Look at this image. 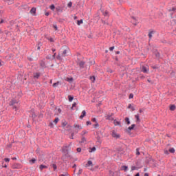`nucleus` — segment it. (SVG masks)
<instances>
[{
    "instance_id": "25",
    "label": "nucleus",
    "mask_w": 176,
    "mask_h": 176,
    "mask_svg": "<svg viewBox=\"0 0 176 176\" xmlns=\"http://www.w3.org/2000/svg\"><path fill=\"white\" fill-rule=\"evenodd\" d=\"M68 124V122L67 121H63L62 122V127H65Z\"/></svg>"
},
{
    "instance_id": "62",
    "label": "nucleus",
    "mask_w": 176,
    "mask_h": 176,
    "mask_svg": "<svg viewBox=\"0 0 176 176\" xmlns=\"http://www.w3.org/2000/svg\"><path fill=\"white\" fill-rule=\"evenodd\" d=\"M54 58H56V53H54L52 56V60H54Z\"/></svg>"
},
{
    "instance_id": "52",
    "label": "nucleus",
    "mask_w": 176,
    "mask_h": 176,
    "mask_svg": "<svg viewBox=\"0 0 176 176\" xmlns=\"http://www.w3.org/2000/svg\"><path fill=\"white\" fill-rule=\"evenodd\" d=\"M76 151H77V152L80 153V152H82V148H77Z\"/></svg>"
},
{
    "instance_id": "10",
    "label": "nucleus",
    "mask_w": 176,
    "mask_h": 176,
    "mask_svg": "<svg viewBox=\"0 0 176 176\" xmlns=\"http://www.w3.org/2000/svg\"><path fill=\"white\" fill-rule=\"evenodd\" d=\"M86 116V111L83 110L82 111V115L80 116V119H83Z\"/></svg>"
},
{
    "instance_id": "18",
    "label": "nucleus",
    "mask_w": 176,
    "mask_h": 176,
    "mask_svg": "<svg viewBox=\"0 0 176 176\" xmlns=\"http://www.w3.org/2000/svg\"><path fill=\"white\" fill-rule=\"evenodd\" d=\"M29 162H30V164H35V162H36V159L33 158V159L30 160Z\"/></svg>"
},
{
    "instance_id": "57",
    "label": "nucleus",
    "mask_w": 176,
    "mask_h": 176,
    "mask_svg": "<svg viewBox=\"0 0 176 176\" xmlns=\"http://www.w3.org/2000/svg\"><path fill=\"white\" fill-rule=\"evenodd\" d=\"M4 161L6 162H10V159H9V158H5V159H4Z\"/></svg>"
},
{
    "instance_id": "2",
    "label": "nucleus",
    "mask_w": 176,
    "mask_h": 176,
    "mask_svg": "<svg viewBox=\"0 0 176 176\" xmlns=\"http://www.w3.org/2000/svg\"><path fill=\"white\" fill-rule=\"evenodd\" d=\"M115 115V113H111V114H108L107 116H105L107 120H115V118H113V116Z\"/></svg>"
},
{
    "instance_id": "24",
    "label": "nucleus",
    "mask_w": 176,
    "mask_h": 176,
    "mask_svg": "<svg viewBox=\"0 0 176 176\" xmlns=\"http://www.w3.org/2000/svg\"><path fill=\"white\" fill-rule=\"evenodd\" d=\"M68 99H69V102H72V101L74 100V96L69 95Z\"/></svg>"
},
{
    "instance_id": "17",
    "label": "nucleus",
    "mask_w": 176,
    "mask_h": 176,
    "mask_svg": "<svg viewBox=\"0 0 176 176\" xmlns=\"http://www.w3.org/2000/svg\"><path fill=\"white\" fill-rule=\"evenodd\" d=\"M154 54H155V57H157V58H160V53H159L157 51H155L154 52Z\"/></svg>"
},
{
    "instance_id": "49",
    "label": "nucleus",
    "mask_w": 176,
    "mask_h": 176,
    "mask_svg": "<svg viewBox=\"0 0 176 176\" xmlns=\"http://www.w3.org/2000/svg\"><path fill=\"white\" fill-rule=\"evenodd\" d=\"M97 140H98V142H100L101 143V141L100 140H101V138L100 136H97Z\"/></svg>"
},
{
    "instance_id": "61",
    "label": "nucleus",
    "mask_w": 176,
    "mask_h": 176,
    "mask_svg": "<svg viewBox=\"0 0 176 176\" xmlns=\"http://www.w3.org/2000/svg\"><path fill=\"white\" fill-rule=\"evenodd\" d=\"M56 58L57 60H61V56L60 55H58Z\"/></svg>"
},
{
    "instance_id": "58",
    "label": "nucleus",
    "mask_w": 176,
    "mask_h": 176,
    "mask_svg": "<svg viewBox=\"0 0 176 176\" xmlns=\"http://www.w3.org/2000/svg\"><path fill=\"white\" fill-rule=\"evenodd\" d=\"M113 49H115V47H114V46L110 47H109L110 52H112V50H113Z\"/></svg>"
},
{
    "instance_id": "8",
    "label": "nucleus",
    "mask_w": 176,
    "mask_h": 176,
    "mask_svg": "<svg viewBox=\"0 0 176 176\" xmlns=\"http://www.w3.org/2000/svg\"><path fill=\"white\" fill-rule=\"evenodd\" d=\"M18 102L16 99H13L10 101V105H14V104H18Z\"/></svg>"
},
{
    "instance_id": "41",
    "label": "nucleus",
    "mask_w": 176,
    "mask_h": 176,
    "mask_svg": "<svg viewBox=\"0 0 176 176\" xmlns=\"http://www.w3.org/2000/svg\"><path fill=\"white\" fill-rule=\"evenodd\" d=\"M136 155H141V153H140V148L136 149Z\"/></svg>"
},
{
    "instance_id": "32",
    "label": "nucleus",
    "mask_w": 176,
    "mask_h": 176,
    "mask_svg": "<svg viewBox=\"0 0 176 176\" xmlns=\"http://www.w3.org/2000/svg\"><path fill=\"white\" fill-rule=\"evenodd\" d=\"M80 142L81 144H83V142H86V138L82 136Z\"/></svg>"
},
{
    "instance_id": "30",
    "label": "nucleus",
    "mask_w": 176,
    "mask_h": 176,
    "mask_svg": "<svg viewBox=\"0 0 176 176\" xmlns=\"http://www.w3.org/2000/svg\"><path fill=\"white\" fill-rule=\"evenodd\" d=\"M58 85H60V82H56L55 83L53 84V87H57V86H58Z\"/></svg>"
},
{
    "instance_id": "44",
    "label": "nucleus",
    "mask_w": 176,
    "mask_h": 176,
    "mask_svg": "<svg viewBox=\"0 0 176 176\" xmlns=\"http://www.w3.org/2000/svg\"><path fill=\"white\" fill-rule=\"evenodd\" d=\"M68 8H72V2L69 1L67 4Z\"/></svg>"
},
{
    "instance_id": "42",
    "label": "nucleus",
    "mask_w": 176,
    "mask_h": 176,
    "mask_svg": "<svg viewBox=\"0 0 176 176\" xmlns=\"http://www.w3.org/2000/svg\"><path fill=\"white\" fill-rule=\"evenodd\" d=\"M103 15L104 16H109V12L106 10L104 12H103Z\"/></svg>"
},
{
    "instance_id": "39",
    "label": "nucleus",
    "mask_w": 176,
    "mask_h": 176,
    "mask_svg": "<svg viewBox=\"0 0 176 176\" xmlns=\"http://www.w3.org/2000/svg\"><path fill=\"white\" fill-rule=\"evenodd\" d=\"M90 149H91V151H89L90 153L95 152V151L96 150V147L90 148Z\"/></svg>"
},
{
    "instance_id": "23",
    "label": "nucleus",
    "mask_w": 176,
    "mask_h": 176,
    "mask_svg": "<svg viewBox=\"0 0 176 176\" xmlns=\"http://www.w3.org/2000/svg\"><path fill=\"white\" fill-rule=\"evenodd\" d=\"M63 8H60V7H57L56 8V12H63Z\"/></svg>"
},
{
    "instance_id": "27",
    "label": "nucleus",
    "mask_w": 176,
    "mask_h": 176,
    "mask_svg": "<svg viewBox=\"0 0 176 176\" xmlns=\"http://www.w3.org/2000/svg\"><path fill=\"white\" fill-rule=\"evenodd\" d=\"M128 108L129 109H131L132 111H135V108H134V107L131 106V104H129Z\"/></svg>"
},
{
    "instance_id": "33",
    "label": "nucleus",
    "mask_w": 176,
    "mask_h": 176,
    "mask_svg": "<svg viewBox=\"0 0 176 176\" xmlns=\"http://www.w3.org/2000/svg\"><path fill=\"white\" fill-rule=\"evenodd\" d=\"M91 80L93 82V83H94L95 80H96V76H91L90 77Z\"/></svg>"
},
{
    "instance_id": "37",
    "label": "nucleus",
    "mask_w": 176,
    "mask_h": 176,
    "mask_svg": "<svg viewBox=\"0 0 176 176\" xmlns=\"http://www.w3.org/2000/svg\"><path fill=\"white\" fill-rule=\"evenodd\" d=\"M76 105H77V103L74 102L73 103V104H72V107H71V109H72V110L74 109V108H75V107H76Z\"/></svg>"
},
{
    "instance_id": "22",
    "label": "nucleus",
    "mask_w": 176,
    "mask_h": 176,
    "mask_svg": "<svg viewBox=\"0 0 176 176\" xmlns=\"http://www.w3.org/2000/svg\"><path fill=\"white\" fill-rule=\"evenodd\" d=\"M152 34H155V31H151L148 33V38H149V39H152Z\"/></svg>"
},
{
    "instance_id": "56",
    "label": "nucleus",
    "mask_w": 176,
    "mask_h": 176,
    "mask_svg": "<svg viewBox=\"0 0 176 176\" xmlns=\"http://www.w3.org/2000/svg\"><path fill=\"white\" fill-rule=\"evenodd\" d=\"M90 124H91V122L87 121V126H90Z\"/></svg>"
},
{
    "instance_id": "7",
    "label": "nucleus",
    "mask_w": 176,
    "mask_h": 176,
    "mask_svg": "<svg viewBox=\"0 0 176 176\" xmlns=\"http://www.w3.org/2000/svg\"><path fill=\"white\" fill-rule=\"evenodd\" d=\"M93 162L88 161L87 163L85 164V167H93Z\"/></svg>"
},
{
    "instance_id": "53",
    "label": "nucleus",
    "mask_w": 176,
    "mask_h": 176,
    "mask_svg": "<svg viewBox=\"0 0 176 176\" xmlns=\"http://www.w3.org/2000/svg\"><path fill=\"white\" fill-rule=\"evenodd\" d=\"M10 25H14V21H11L10 22Z\"/></svg>"
},
{
    "instance_id": "35",
    "label": "nucleus",
    "mask_w": 176,
    "mask_h": 176,
    "mask_svg": "<svg viewBox=\"0 0 176 176\" xmlns=\"http://www.w3.org/2000/svg\"><path fill=\"white\" fill-rule=\"evenodd\" d=\"M58 118H56L55 120H54V123H55V124H57V123H58Z\"/></svg>"
},
{
    "instance_id": "55",
    "label": "nucleus",
    "mask_w": 176,
    "mask_h": 176,
    "mask_svg": "<svg viewBox=\"0 0 176 176\" xmlns=\"http://www.w3.org/2000/svg\"><path fill=\"white\" fill-rule=\"evenodd\" d=\"M134 170H137V168L135 166H132L131 171H134Z\"/></svg>"
},
{
    "instance_id": "54",
    "label": "nucleus",
    "mask_w": 176,
    "mask_h": 176,
    "mask_svg": "<svg viewBox=\"0 0 176 176\" xmlns=\"http://www.w3.org/2000/svg\"><path fill=\"white\" fill-rule=\"evenodd\" d=\"M41 66L43 67V68H45V62H42Z\"/></svg>"
},
{
    "instance_id": "34",
    "label": "nucleus",
    "mask_w": 176,
    "mask_h": 176,
    "mask_svg": "<svg viewBox=\"0 0 176 176\" xmlns=\"http://www.w3.org/2000/svg\"><path fill=\"white\" fill-rule=\"evenodd\" d=\"M93 126H94L95 129H97V127H99V126H100V124H98V122H96V124H94Z\"/></svg>"
},
{
    "instance_id": "40",
    "label": "nucleus",
    "mask_w": 176,
    "mask_h": 176,
    "mask_svg": "<svg viewBox=\"0 0 176 176\" xmlns=\"http://www.w3.org/2000/svg\"><path fill=\"white\" fill-rule=\"evenodd\" d=\"M47 60H52V54H49L46 56Z\"/></svg>"
},
{
    "instance_id": "45",
    "label": "nucleus",
    "mask_w": 176,
    "mask_h": 176,
    "mask_svg": "<svg viewBox=\"0 0 176 176\" xmlns=\"http://www.w3.org/2000/svg\"><path fill=\"white\" fill-rule=\"evenodd\" d=\"M150 162H152V159L151 158H148L146 160V163L149 164Z\"/></svg>"
},
{
    "instance_id": "12",
    "label": "nucleus",
    "mask_w": 176,
    "mask_h": 176,
    "mask_svg": "<svg viewBox=\"0 0 176 176\" xmlns=\"http://www.w3.org/2000/svg\"><path fill=\"white\" fill-rule=\"evenodd\" d=\"M121 170L126 172L127 170H129V167L126 165H124L121 167Z\"/></svg>"
},
{
    "instance_id": "6",
    "label": "nucleus",
    "mask_w": 176,
    "mask_h": 176,
    "mask_svg": "<svg viewBox=\"0 0 176 176\" xmlns=\"http://www.w3.org/2000/svg\"><path fill=\"white\" fill-rule=\"evenodd\" d=\"M39 76H41V73L40 72H36L33 74V78L34 79H39Z\"/></svg>"
},
{
    "instance_id": "31",
    "label": "nucleus",
    "mask_w": 176,
    "mask_h": 176,
    "mask_svg": "<svg viewBox=\"0 0 176 176\" xmlns=\"http://www.w3.org/2000/svg\"><path fill=\"white\" fill-rule=\"evenodd\" d=\"M50 9H51V10H54L56 9V6H54V5L52 4L50 6Z\"/></svg>"
},
{
    "instance_id": "36",
    "label": "nucleus",
    "mask_w": 176,
    "mask_h": 176,
    "mask_svg": "<svg viewBox=\"0 0 176 176\" xmlns=\"http://www.w3.org/2000/svg\"><path fill=\"white\" fill-rule=\"evenodd\" d=\"M67 54V50H65L63 53H62V55H63V57H65V55Z\"/></svg>"
},
{
    "instance_id": "5",
    "label": "nucleus",
    "mask_w": 176,
    "mask_h": 176,
    "mask_svg": "<svg viewBox=\"0 0 176 176\" xmlns=\"http://www.w3.org/2000/svg\"><path fill=\"white\" fill-rule=\"evenodd\" d=\"M77 64L78 65H79L80 68H82V69L85 68V62L81 60L80 62H77Z\"/></svg>"
},
{
    "instance_id": "50",
    "label": "nucleus",
    "mask_w": 176,
    "mask_h": 176,
    "mask_svg": "<svg viewBox=\"0 0 176 176\" xmlns=\"http://www.w3.org/2000/svg\"><path fill=\"white\" fill-rule=\"evenodd\" d=\"M134 98V94H129V98L131 99V98Z\"/></svg>"
},
{
    "instance_id": "11",
    "label": "nucleus",
    "mask_w": 176,
    "mask_h": 176,
    "mask_svg": "<svg viewBox=\"0 0 176 176\" xmlns=\"http://www.w3.org/2000/svg\"><path fill=\"white\" fill-rule=\"evenodd\" d=\"M142 72H144V74H146V72H148V69H146V67L142 66Z\"/></svg>"
},
{
    "instance_id": "13",
    "label": "nucleus",
    "mask_w": 176,
    "mask_h": 176,
    "mask_svg": "<svg viewBox=\"0 0 176 176\" xmlns=\"http://www.w3.org/2000/svg\"><path fill=\"white\" fill-rule=\"evenodd\" d=\"M30 13L32 14H35V13H36V8H32L31 10H30Z\"/></svg>"
},
{
    "instance_id": "64",
    "label": "nucleus",
    "mask_w": 176,
    "mask_h": 176,
    "mask_svg": "<svg viewBox=\"0 0 176 176\" xmlns=\"http://www.w3.org/2000/svg\"><path fill=\"white\" fill-rule=\"evenodd\" d=\"M60 176H68V174H67V173H66L65 175L62 174V175H60Z\"/></svg>"
},
{
    "instance_id": "26",
    "label": "nucleus",
    "mask_w": 176,
    "mask_h": 176,
    "mask_svg": "<svg viewBox=\"0 0 176 176\" xmlns=\"http://www.w3.org/2000/svg\"><path fill=\"white\" fill-rule=\"evenodd\" d=\"M78 25H80V24H83V19H80L77 21Z\"/></svg>"
},
{
    "instance_id": "60",
    "label": "nucleus",
    "mask_w": 176,
    "mask_h": 176,
    "mask_svg": "<svg viewBox=\"0 0 176 176\" xmlns=\"http://www.w3.org/2000/svg\"><path fill=\"white\" fill-rule=\"evenodd\" d=\"M168 152H169V151L165 150V151H164L165 155H168V154H169Z\"/></svg>"
},
{
    "instance_id": "46",
    "label": "nucleus",
    "mask_w": 176,
    "mask_h": 176,
    "mask_svg": "<svg viewBox=\"0 0 176 176\" xmlns=\"http://www.w3.org/2000/svg\"><path fill=\"white\" fill-rule=\"evenodd\" d=\"M53 28H54V30L56 31H57V30H58V28L57 27V25H53Z\"/></svg>"
},
{
    "instance_id": "4",
    "label": "nucleus",
    "mask_w": 176,
    "mask_h": 176,
    "mask_svg": "<svg viewBox=\"0 0 176 176\" xmlns=\"http://www.w3.org/2000/svg\"><path fill=\"white\" fill-rule=\"evenodd\" d=\"M21 167V164H14L12 165V168H14V169H16V168L19 169Z\"/></svg>"
},
{
    "instance_id": "28",
    "label": "nucleus",
    "mask_w": 176,
    "mask_h": 176,
    "mask_svg": "<svg viewBox=\"0 0 176 176\" xmlns=\"http://www.w3.org/2000/svg\"><path fill=\"white\" fill-rule=\"evenodd\" d=\"M52 166L54 168V171H56V170H57V165L56 164H52Z\"/></svg>"
},
{
    "instance_id": "47",
    "label": "nucleus",
    "mask_w": 176,
    "mask_h": 176,
    "mask_svg": "<svg viewBox=\"0 0 176 176\" xmlns=\"http://www.w3.org/2000/svg\"><path fill=\"white\" fill-rule=\"evenodd\" d=\"M63 152L67 153V154L65 155V157L68 156V150L63 149Z\"/></svg>"
},
{
    "instance_id": "43",
    "label": "nucleus",
    "mask_w": 176,
    "mask_h": 176,
    "mask_svg": "<svg viewBox=\"0 0 176 176\" xmlns=\"http://www.w3.org/2000/svg\"><path fill=\"white\" fill-rule=\"evenodd\" d=\"M83 172V170L82 169H79L78 172V175H80V174H82V173Z\"/></svg>"
},
{
    "instance_id": "38",
    "label": "nucleus",
    "mask_w": 176,
    "mask_h": 176,
    "mask_svg": "<svg viewBox=\"0 0 176 176\" xmlns=\"http://www.w3.org/2000/svg\"><path fill=\"white\" fill-rule=\"evenodd\" d=\"M89 64H90V65H94V64H96V61H94V60H92L89 61Z\"/></svg>"
},
{
    "instance_id": "21",
    "label": "nucleus",
    "mask_w": 176,
    "mask_h": 176,
    "mask_svg": "<svg viewBox=\"0 0 176 176\" xmlns=\"http://www.w3.org/2000/svg\"><path fill=\"white\" fill-rule=\"evenodd\" d=\"M125 122L126 123V124H130L131 122H130V118H129L128 117L125 118Z\"/></svg>"
},
{
    "instance_id": "3",
    "label": "nucleus",
    "mask_w": 176,
    "mask_h": 176,
    "mask_svg": "<svg viewBox=\"0 0 176 176\" xmlns=\"http://www.w3.org/2000/svg\"><path fill=\"white\" fill-rule=\"evenodd\" d=\"M111 135L113 138H116V140L120 138V135L118 134L115 131H112Z\"/></svg>"
},
{
    "instance_id": "48",
    "label": "nucleus",
    "mask_w": 176,
    "mask_h": 176,
    "mask_svg": "<svg viewBox=\"0 0 176 176\" xmlns=\"http://www.w3.org/2000/svg\"><path fill=\"white\" fill-rule=\"evenodd\" d=\"M91 121L95 122V123H97V119L96 118H92Z\"/></svg>"
},
{
    "instance_id": "9",
    "label": "nucleus",
    "mask_w": 176,
    "mask_h": 176,
    "mask_svg": "<svg viewBox=\"0 0 176 176\" xmlns=\"http://www.w3.org/2000/svg\"><path fill=\"white\" fill-rule=\"evenodd\" d=\"M113 124H115V126H122V125L120 124V121H117L116 119L113 121Z\"/></svg>"
},
{
    "instance_id": "20",
    "label": "nucleus",
    "mask_w": 176,
    "mask_h": 176,
    "mask_svg": "<svg viewBox=\"0 0 176 176\" xmlns=\"http://www.w3.org/2000/svg\"><path fill=\"white\" fill-rule=\"evenodd\" d=\"M40 170H43V168H47V166H45V165H43V164H41L40 165V167H39Z\"/></svg>"
},
{
    "instance_id": "14",
    "label": "nucleus",
    "mask_w": 176,
    "mask_h": 176,
    "mask_svg": "<svg viewBox=\"0 0 176 176\" xmlns=\"http://www.w3.org/2000/svg\"><path fill=\"white\" fill-rule=\"evenodd\" d=\"M66 80H67V82H69V83H72V82H74V78H66Z\"/></svg>"
},
{
    "instance_id": "15",
    "label": "nucleus",
    "mask_w": 176,
    "mask_h": 176,
    "mask_svg": "<svg viewBox=\"0 0 176 176\" xmlns=\"http://www.w3.org/2000/svg\"><path fill=\"white\" fill-rule=\"evenodd\" d=\"M135 119H136V122H141V119H140V115H139V114H136V115L135 116Z\"/></svg>"
},
{
    "instance_id": "1",
    "label": "nucleus",
    "mask_w": 176,
    "mask_h": 176,
    "mask_svg": "<svg viewBox=\"0 0 176 176\" xmlns=\"http://www.w3.org/2000/svg\"><path fill=\"white\" fill-rule=\"evenodd\" d=\"M134 127H135V124H132L131 126H129L126 130V133L127 134H129V135H131V130H134Z\"/></svg>"
},
{
    "instance_id": "29",
    "label": "nucleus",
    "mask_w": 176,
    "mask_h": 176,
    "mask_svg": "<svg viewBox=\"0 0 176 176\" xmlns=\"http://www.w3.org/2000/svg\"><path fill=\"white\" fill-rule=\"evenodd\" d=\"M169 152L170 153H175V149H174V148H169Z\"/></svg>"
},
{
    "instance_id": "19",
    "label": "nucleus",
    "mask_w": 176,
    "mask_h": 176,
    "mask_svg": "<svg viewBox=\"0 0 176 176\" xmlns=\"http://www.w3.org/2000/svg\"><path fill=\"white\" fill-rule=\"evenodd\" d=\"M175 108L176 107L175 106V104H171L170 106V111H175Z\"/></svg>"
},
{
    "instance_id": "16",
    "label": "nucleus",
    "mask_w": 176,
    "mask_h": 176,
    "mask_svg": "<svg viewBox=\"0 0 176 176\" xmlns=\"http://www.w3.org/2000/svg\"><path fill=\"white\" fill-rule=\"evenodd\" d=\"M74 127H75V129H78V130H82V126L78 124H74Z\"/></svg>"
},
{
    "instance_id": "63",
    "label": "nucleus",
    "mask_w": 176,
    "mask_h": 176,
    "mask_svg": "<svg viewBox=\"0 0 176 176\" xmlns=\"http://www.w3.org/2000/svg\"><path fill=\"white\" fill-rule=\"evenodd\" d=\"M49 126H50V127H53V122H50V123L49 124Z\"/></svg>"
},
{
    "instance_id": "51",
    "label": "nucleus",
    "mask_w": 176,
    "mask_h": 176,
    "mask_svg": "<svg viewBox=\"0 0 176 176\" xmlns=\"http://www.w3.org/2000/svg\"><path fill=\"white\" fill-rule=\"evenodd\" d=\"M74 135H75V133H72V135H71V137H70V138L72 139V140H74Z\"/></svg>"
},
{
    "instance_id": "59",
    "label": "nucleus",
    "mask_w": 176,
    "mask_h": 176,
    "mask_svg": "<svg viewBox=\"0 0 176 176\" xmlns=\"http://www.w3.org/2000/svg\"><path fill=\"white\" fill-rule=\"evenodd\" d=\"M4 63L2 62V60L0 59V67H2Z\"/></svg>"
}]
</instances>
